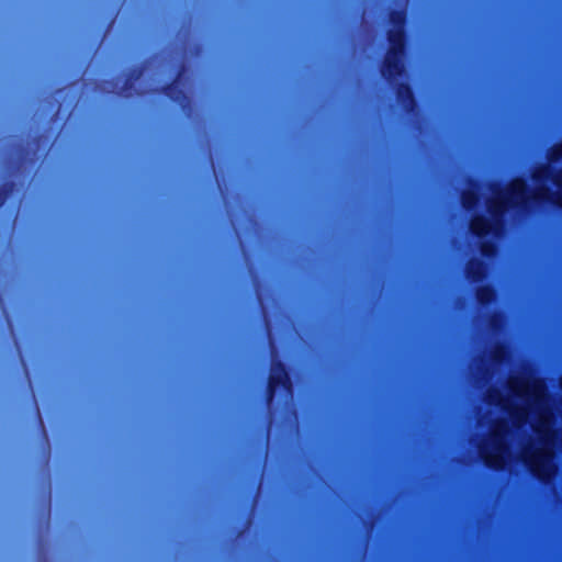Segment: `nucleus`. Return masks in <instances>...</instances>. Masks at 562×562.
Here are the masks:
<instances>
[{
  "mask_svg": "<svg viewBox=\"0 0 562 562\" xmlns=\"http://www.w3.org/2000/svg\"><path fill=\"white\" fill-rule=\"evenodd\" d=\"M379 74L382 80H386V52L379 57Z\"/></svg>",
  "mask_w": 562,
  "mask_h": 562,
  "instance_id": "nucleus-11",
  "label": "nucleus"
},
{
  "mask_svg": "<svg viewBox=\"0 0 562 562\" xmlns=\"http://www.w3.org/2000/svg\"><path fill=\"white\" fill-rule=\"evenodd\" d=\"M508 425L505 422L497 423L493 427V432L488 441L481 448V454L487 465L498 469L505 465L507 457V446L505 435Z\"/></svg>",
  "mask_w": 562,
  "mask_h": 562,
  "instance_id": "nucleus-3",
  "label": "nucleus"
},
{
  "mask_svg": "<svg viewBox=\"0 0 562 562\" xmlns=\"http://www.w3.org/2000/svg\"><path fill=\"white\" fill-rule=\"evenodd\" d=\"M15 189V182L7 180L0 186V207L5 203L7 199Z\"/></svg>",
  "mask_w": 562,
  "mask_h": 562,
  "instance_id": "nucleus-9",
  "label": "nucleus"
},
{
  "mask_svg": "<svg viewBox=\"0 0 562 562\" xmlns=\"http://www.w3.org/2000/svg\"><path fill=\"white\" fill-rule=\"evenodd\" d=\"M492 296V292L490 290H481L479 292V299L482 301V302H486L490 300V297Z\"/></svg>",
  "mask_w": 562,
  "mask_h": 562,
  "instance_id": "nucleus-14",
  "label": "nucleus"
},
{
  "mask_svg": "<svg viewBox=\"0 0 562 562\" xmlns=\"http://www.w3.org/2000/svg\"><path fill=\"white\" fill-rule=\"evenodd\" d=\"M183 72L184 66L182 65L177 71L175 78L159 88V92L173 102L180 103L187 99L184 90L180 87Z\"/></svg>",
  "mask_w": 562,
  "mask_h": 562,
  "instance_id": "nucleus-6",
  "label": "nucleus"
},
{
  "mask_svg": "<svg viewBox=\"0 0 562 562\" xmlns=\"http://www.w3.org/2000/svg\"><path fill=\"white\" fill-rule=\"evenodd\" d=\"M403 46V31L402 25H397L396 30L392 32V34L389 32V76L391 75V50H394L395 53L401 49Z\"/></svg>",
  "mask_w": 562,
  "mask_h": 562,
  "instance_id": "nucleus-7",
  "label": "nucleus"
},
{
  "mask_svg": "<svg viewBox=\"0 0 562 562\" xmlns=\"http://www.w3.org/2000/svg\"><path fill=\"white\" fill-rule=\"evenodd\" d=\"M492 250H493V249H492V247H491V246H488V245H483V252H484V254L488 255V254H491V252H492Z\"/></svg>",
  "mask_w": 562,
  "mask_h": 562,
  "instance_id": "nucleus-15",
  "label": "nucleus"
},
{
  "mask_svg": "<svg viewBox=\"0 0 562 562\" xmlns=\"http://www.w3.org/2000/svg\"><path fill=\"white\" fill-rule=\"evenodd\" d=\"M512 401L498 400L510 423L520 427L529 423L537 440L525 452L524 460L540 479L555 473L553 449L562 448V429L552 428V414L542 381L530 376H514L509 382Z\"/></svg>",
  "mask_w": 562,
  "mask_h": 562,
  "instance_id": "nucleus-1",
  "label": "nucleus"
},
{
  "mask_svg": "<svg viewBox=\"0 0 562 562\" xmlns=\"http://www.w3.org/2000/svg\"><path fill=\"white\" fill-rule=\"evenodd\" d=\"M526 200V187L521 180H515L505 192L499 193L490 206L493 213H498L503 209L512 205H518Z\"/></svg>",
  "mask_w": 562,
  "mask_h": 562,
  "instance_id": "nucleus-5",
  "label": "nucleus"
},
{
  "mask_svg": "<svg viewBox=\"0 0 562 562\" xmlns=\"http://www.w3.org/2000/svg\"><path fill=\"white\" fill-rule=\"evenodd\" d=\"M278 390L283 391L285 394H292L293 381L288 364L282 360H272L266 391V402L268 405L273 402Z\"/></svg>",
  "mask_w": 562,
  "mask_h": 562,
  "instance_id": "nucleus-4",
  "label": "nucleus"
},
{
  "mask_svg": "<svg viewBox=\"0 0 562 562\" xmlns=\"http://www.w3.org/2000/svg\"><path fill=\"white\" fill-rule=\"evenodd\" d=\"M562 162V145L555 147L550 157V166L546 170H539L535 175V180L539 186L535 192L536 199H548L562 206V172L551 175V170H557Z\"/></svg>",
  "mask_w": 562,
  "mask_h": 562,
  "instance_id": "nucleus-2",
  "label": "nucleus"
},
{
  "mask_svg": "<svg viewBox=\"0 0 562 562\" xmlns=\"http://www.w3.org/2000/svg\"><path fill=\"white\" fill-rule=\"evenodd\" d=\"M134 83H135L134 81L126 78L124 80L122 87L120 88V91L117 92V94L125 95V97L131 95L134 90Z\"/></svg>",
  "mask_w": 562,
  "mask_h": 562,
  "instance_id": "nucleus-10",
  "label": "nucleus"
},
{
  "mask_svg": "<svg viewBox=\"0 0 562 562\" xmlns=\"http://www.w3.org/2000/svg\"><path fill=\"white\" fill-rule=\"evenodd\" d=\"M472 231L477 235H484L488 232H493L497 228V224L491 223L484 217H476L472 221L471 224Z\"/></svg>",
  "mask_w": 562,
  "mask_h": 562,
  "instance_id": "nucleus-8",
  "label": "nucleus"
},
{
  "mask_svg": "<svg viewBox=\"0 0 562 562\" xmlns=\"http://www.w3.org/2000/svg\"><path fill=\"white\" fill-rule=\"evenodd\" d=\"M475 201L474 192H468L463 195V205L470 207Z\"/></svg>",
  "mask_w": 562,
  "mask_h": 562,
  "instance_id": "nucleus-13",
  "label": "nucleus"
},
{
  "mask_svg": "<svg viewBox=\"0 0 562 562\" xmlns=\"http://www.w3.org/2000/svg\"><path fill=\"white\" fill-rule=\"evenodd\" d=\"M383 289H384V281L382 280L381 292H383Z\"/></svg>",
  "mask_w": 562,
  "mask_h": 562,
  "instance_id": "nucleus-16",
  "label": "nucleus"
},
{
  "mask_svg": "<svg viewBox=\"0 0 562 562\" xmlns=\"http://www.w3.org/2000/svg\"><path fill=\"white\" fill-rule=\"evenodd\" d=\"M143 67L142 66H135L133 67L128 74H127V79H131L132 81H136L140 78V76L143 75Z\"/></svg>",
  "mask_w": 562,
  "mask_h": 562,
  "instance_id": "nucleus-12",
  "label": "nucleus"
}]
</instances>
